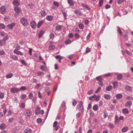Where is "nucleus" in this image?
Wrapping results in <instances>:
<instances>
[{"label": "nucleus", "mask_w": 133, "mask_h": 133, "mask_svg": "<svg viewBox=\"0 0 133 133\" xmlns=\"http://www.w3.org/2000/svg\"><path fill=\"white\" fill-rule=\"evenodd\" d=\"M20 22L24 26H27L29 24L28 20L25 17H23L21 19Z\"/></svg>", "instance_id": "nucleus-1"}, {"label": "nucleus", "mask_w": 133, "mask_h": 133, "mask_svg": "<svg viewBox=\"0 0 133 133\" xmlns=\"http://www.w3.org/2000/svg\"><path fill=\"white\" fill-rule=\"evenodd\" d=\"M100 98V96L99 95L97 96L96 95H94L90 97L89 99L90 100H95L96 102L99 101Z\"/></svg>", "instance_id": "nucleus-2"}, {"label": "nucleus", "mask_w": 133, "mask_h": 133, "mask_svg": "<svg viewBox=\"0 0 133 133\" xmlns=\"http://www.w3.org/2000/svg\"><path fill=\"white\" fill-rule=\"evenodd\" d=\"M10 92L12 93H15L19 91V88L14 87L12 88L10 90Z\"/></svg>", "instance_id": "nucleus-3"}, {"label": "nucleus", "mask_w": 133, "mask_h": 133, "mask_svg": "<svg viewBox=\"0 0 133 133\" xmlns=\"http://www.w3.org/2000/svg\"><path fill=\"white\" fill-rule=\"evenodd\" d=\"M6 8L4 6H2L0 8V12L2 14H4L6 12Z\"/></svg>", "instance_id": "nucleus-4"}, {"label": "nucleus", "mask_w": 133, "mask_h": 133, "mask_svg": "<svg viewBox=\"0 0 133 133\" xmlns=\"http://www.w3.org/2000/svg\"><path fill=\"white\" fill-rule=\"evenodd\" d=\"M30 25L31 27L33 29H35L36 27V23L34 21H33L31 22Z\"/></svg>", "instance_id": "nucleus-5"}, {"label": "nucleus", "mask_w": 133, "mask_h": 133, "mask_svg": "<svg viewBox=\"0 0 133 133\" xmlns=\"http://www.w3.org/2000/svg\"><path fill=\"white\" fill-rule=\"evenodd\" d=\"M15 23H13L11 24H9L7 25V27L8 28V29H12L13 28V27L15 26Z\"/></svg>", "instance_id": "nucleus-6"}, {"label": "nucleus", "mask_w": 133, "mask_h": 133, "mask_svg": "<svg viewBox=\"0 0 133 133\" xmlns=\"http://www.w3.org/2000/svg\"><path fill=\"white\" fill-rule=\"evenodd\" d=\"M26 117H29L31 114V112L30 110L28 109L26 110Z\"/></svg>", "instance_id": "nucleus-7"}, {"label": "nucleus", "mask_w": 133, "mask_h": 133, "mask_svg": "<svg viewBox=\"0 0 133 133\" xmlns=\"http://www.w3.org/2000/svg\"><path fill=\"white\" fill-rule=\"evenodd\" d=\"M83 103L82 101H81L80 102L78 106H77V109L80 110L81 108L83 107Z\"/></svg>", "instance_id": "nucleus-8"}, {"label": "nucleus", "mask_w": 133, "mask_h": 133, "mask_svg": "<svg viewBox=\"0 0 133 133\" xmlns=\"http://www.w3.org/2000/svg\"><path fill=\"white\" fill-rule=\"evenodd\" d=\"M14 52L15 54L18 55H23V53L22 52L16 49H15L14 51Z\"/></svg>", "instance_id": "nucleus-9"}, {"label": "nucleus", "mask_w": 133, "mask_h": 133, "mask_svg": "<svg viewBox=\"0 0 133 133\" xmlns=\"http://www.w3.org/2000/svg\"><path fill=\"white\" fill-rule=\"evenodd\" d=\"M53 18V17L52 15H48L46 16V19L49 21H52Z\"/></svg>", "instance_id": "nucleus-10"}, {"label": "nucleus", "mask_w": 133, "mask_h": 133, "mask_svg": "<svg viewBox=\"0 0 133 133\" xmlns=\"http://www.w3.org/2000/svg\"><path fill=\"white\" fill-rule=\"evenodd\" d=\"M13 4L15 6H17L20 5L18 0H14L13 2Z\"/></svg>", "instance_id": "nucleus-11"}, {"label": "nucleus", "mask_w": 133, "mask_h": 133, "mask_svg": "<svg viewBox=\"0 0 133 133\" xmlns=\"http://www.w3.org/2000/svg\"><path fill=\"white\" fill-rule=\"evenodd\" d=\"M41 111V108L39 106H37V109H35V113L36 114H38L40 113Z\"/></svg>", "instance_id": "nucleus-12"}, {"label": "nucleus", "mask_w": 133, "mask_h": 133, "mask_svg": "<svg viewBox=\"0 0 133 133\" xmlns=\"http://www.w3.org/2000/svg\"><path fill=\"white\" fill-rule=\"evenodd\" d=\"M81 6L86 9L87 10H90V8L87 5L84 4V3H82L81 4Z\"/></svg>", "instance_id": "nucleus-13"}, {"label": "nucleus", "mask_w": 133, "mask_h": 133, "mask_svg": "<svg viewBox=\"0 0 133 133\" xmlns=\"http://www.w3.org/2000/svg\"><path fill=\"white\" fill-rule=\"evenodd\" d=\"M115 122L116 124L120 122V119L119 118L117 115H116L115 117Z\"/></svg>", "instance_id": "nucleus-14"}, {"label": "nucleus", "mask_w": 133, "mask_h": 133, "mask_svg": "<svg viewBox=\"0 0 133 133\" xmlns=\"http://www.w3.org/2000/svg\"><path fill=\"white\" fill-rule=\"evenodd\" d=\"M68 2L71 6H73L74 5V2L72 0H68Z\"/></svg>", "instance_id": "nucleus-15"}, {"label": "nucleus", "mask_w": 133, "mask_h": 133, "mask_svg": "<svg viewBox=\"0 0 133 133\" xmlns=\"http://www.w3.org/2000/svg\"><path fill=\"white\" fill-rule=\"evenodd\" d=\"M132 104V102L131 101L127 102L125 104V106L127 107H130Z\"/></svg>", "instance_id": "nucleus-16"}, {"label": "nucleus", "mask_w": 133, "mask_h": 133, "mask_svg": "<svg viewBox=\"0 0 133 133\" xmlns=\"http://www.w3.org/2000/svg\"><path fill=\"white\" fill-rule=\"evenodd\" d=\"M14 10L15 11L16 13H19L21 12V10L20 8L17 6L15 7L14 8Z\"/></svg>", "instance_id": "nucleus-17"}, {"label": "nucleus", "mask_w": 133, "mask_h": 133, "mask_svg": "<svg viewBox=\"0 0 133 133\" xmlns=\"http://www.w3.org/2000/svg\"><path fill=\"white\" fill-rule=\"evenodd\" d=\"M62 28V26L61 25H58L56 28V29L58 31L61 30Z\"/></svg>", "instance_id": "nucleus-18"}, {"label": "nucleus", "mask_w": 133, "mask_h": 133, "mask_svg": "<svg viewBox=\"0 0 133 133\" xmlns=\"http://www.w3.org/2000/svg\"><path fill=\"white\" fill-rule=\"evenodd\" d=\"M6 44V42L4 40L1 39L0 40V46H2Z\"/></svg>", "instance_id": "nucleus-19"}, {"label": "nucleus", "mask_w": 133, "mask_h": 133, "mask_svg": "<svg viewBox=\"0 0 133 133\" xmlns=\"http://www.w3.org/2000/svg\"><path fill=\"white\" fill-rule=\"evenodd\" d=\"M32 132L30 128H28L25 130L24 133H31Z\"/></svg>", "instance_id": "nucleus-20"}, {"label": "nucleus", "mask_w": 133, "mask_h": 133, "mask_svg": "<svg viewBox=\"0 0 133 133\" xmlns=\"http://www.w3.org/2000/svg\"><path fill=\"white\" fill-rule=\"evenodd\" d=\"M122 112L124 114H128L129 113V111L127 108H125L122 110Z\"/></svg>", "instance_id": "nucleus-21"}, {"label": "nucleus", "mask_w": 133, "mask_h": 133, "mask_svg": "<svg viewBox=\"0 0 133 133\" xmlns=\"http://www.w3.org/2000/svg\"><path fill=\"white\" fill-rule=\"evenodd\" d=\"M13 76V74L12 73L8 74L6 75V77L7 78H11Z\"/></svg>", "instance_id": "nucleus-22"}, {"label": "nucleus", "mask_w": 133, "mask_h": 133, "mask_svg": "<svg viewBox=\"0 0 133 133\" xmlns=\"http://www.w3.org/2000/svg\"><path fill=\"white\" fill-rule=\"evenodd\" d=\"M6 127V125L4 123L1 124L0 125V129L1 130L4 129Z\"/></svg>", "instance_id": "nucleus-23"}, {"label": "nucleus", "mask_w": 133, "mask_h": 133, "mask_svg": "<svg viewBox=\"0 0 133 133\" xmlns=\"http://www.w3.org/2000/svg\"><path fill=\"white\" fill-rule=\"evenodd\" d=\"M128 130V127H123L122 129V131L123 132H125Z\"/></svg>", "instance_id": "nucleus-24"}, {"label": "nucleus", "mask_w": 133, "mask_h": 133, "mask_svg": "<svg viewBox=\"0 0 133 133\" xmlns=\"http://www.w3.org/2000/svg\"><path fill=\"white\" fill-rule=\"evenodd\" d=\"M125 89L128 91H130L131 89V88L129 86L127 85L125 86Z\"/></svg>", "instance_id": "nucleus-25"}, {"label": "nucleus", "mask_w": 133, "mask_h": 133, "mask_svg": "<svg viewBox=\"0 0 133 133\" xmlns=\"http://www.w3.org/2000/svg\"><path fill=\"white\" fill-rule=\"evenodd\" d=\"M122 95L121 94H118L116 95V97L118 99H120L122 97Z\"/></svg>", "instance_id": "nucleus-26"}, {"label": "nucleus", "mask_w": 133, "mask_h": 133, "mask_svg": "<svg viewBox=\"0 0 133 133\" xmlns=\"http://www.w3.org/2000/svg\"><path fill=\"white\" fill-rule=\"evenodd\" d=\"M93 109L95 111H97L98 109V107L97 105H95L93 107Z\"/></svg>", "instance_id": "nucleus-27"}, {"label": "nucleus", "mask_w": 133, "mask_h": 133, "mask_svg": "<svg viewBox=\"0 0 133 133\" xmlns=\"http://www.w3.org/2000/svg\"><path fill=\"white\" fill-rule=\"evenodd\" d=\"M11 57L12 59L14 60H18V57L17 56H15V55L12 56Z\"/></svg>", "instance_id": "nucleus-28"}, {"label": "nucleus", "mask_w": 133, "mask_h": 133, "mask_svg": "<svg viewBox=\"0 0 133 133\" xmlns=\"http://www.w3.org/2000/svg\"><path fill=\"white\" fill-rule=\"evenodd\" d=\"M43 21H40L38 24L37 26L38 28H39L43 23Z\"/></svg>", "instance_id": "nucleus-29"}, {"label": "nucleus", "mask_w": 133, "mask_h": 133, "mask_svg": "<svg viewBox=\"0 0 133 133\" xmlns=\"http://www.w3.org/2000/svg\"><path fill=\"white\" fill-rule=\"evenodd\" d=\"M104 98L106 99H109L110 98V96L108 94H105L104 96Z\"/></svg>", "instance_id": "nucleus-30"}, {"label": "nucleus", "mask_w": 133, "mask_h": 133, "mask_svg": "<svg viewBox=\"0 0 133 133\" xmlns=\"http://www.w3.org/2000/svg\"><path fill=\"white\" fill-rule=\"evenodd\" d=\"M71 43V41L69 39H68L66 40L65 41V43L66 44H68Z\"/></svg>", "instance_id": "nucleus-31"}, {"label": "nucleus", "mask_w": 133, "mask_h": 133, "mask_svg": "<svg viewBox=\"0 0 133 133\" xmlns=\"http://www.w3.org/2000/svg\"><path fill=\"white\" fill-rule=\"evenodd\" d=\"M44 32L43 30L40 31L38 35V36L39 37H41L43 35Z\"/></svg>", "instance_id": "nucleus-32"}, {"label": "nucleus", "mask_w": 133, "mask_h": 133, "mask_svg": "<svg viewBox=\"0 0 133 133\" xmlns=\"http://www.w3.org/2000/svg\"><path fill=\"white\" fill-rule=\"evenodd\" d=\"M55 48V46L54 45H49V49L50 50H53Z\"/></svg>", "instance_id": "nucleus-33"}, {"label": "nucleus", "mask_w": 133, "mask_h": 133, "mask_svg": "<svg viewBox=\"0 0 133 133\" xmlns=\"http://www.w3.org/2000/svg\"><path fill=\"white\" fill-rule=\"evenodd\" d=\"M125 51L127 54L130 56H132L133 55L132 54L127 50H125Z\"/></svg>", "instance_id": "nucleus-34"}, {"label": "nucleus", "mask_w": 133, "mask_h": 133, "mask_svg": "<svg viewBox=\"0 0 133 133\" xmlns=\"http://www.w3.org/2000/svg\"><path fill=\"white\" fill-rule=\"evenodd\" d=\"M113 87L115 88H116L118 86V84L117 82H115L113 83Z\"/></svg>", "instance_id": "nucleus-35"}, {"label": "nucleus", "mask_w": 133, "mask_h": 133, "mask_svg": "<svg viewBox=\"0 0 133 133\" xmlns=\"http://www.w3.org/2000/svg\"><path fill=\"white\" fill-rule=\"evenodd\" d=\"M112 88V87L111 85H109L106 88V90L107 91L111 90Z\"/></svg>", "instance_id": "nucleus-36"}, {"label": "nucleus", "mask_w": 133, "mask_h": 133, "mask_svg": "<svg viewBox=\"0 0 133 133\" xmlns=\"http://www.w3.org/2000/svg\"><path fill=\"white\" fill-rule=\"evenodd\" d=\"M123 77V76L121 74H119L117 76V78L118 79L120 80Z\"/></svg>", "instance_id": "nucleus-37"}, {"label": "nucleus", "mask_w": 133, "mask_h": 133, "mask_svg": "<svg viewBox=\"0 0 133 133\" xmlns=\"http://www.w3.org/2000/svg\"><path fill=\"white\" fill-rule=\"evenodd\" d=\"M62 11L64 16V19L65 20L66 19V16L67 15L66 13L65 12L63 11Z\"/></svg>", "instance_id": "nucleus-38"}, {"label": "nucleus", "mask_w": 133, "mask_h": 133, "mask_svg": "<svg viewBox=\"0 0 133 133\" xmlns=\"http://www.w3.org/2000/svg\"><path fill=\"white\" fill-rule=\"evenodd\" d=\"M55 37V35L53 33H51L50 35V38L51 39H53Z\"/></svg>", "instance_id": "nucleus-39"}, {"label": "nucleus", "mask_w": 133, "mask_h": 133, "mask_svg": "<svg viewBox=\"0 0 133 133\" xmlns=\"http://www.w3.org/2000/svg\"><path fill=\"white\" fill-rule=\"evenodd\" d=\"M56 58L58 59H62L63 58V57L61 56L60 55L56 56L55 57Z\"/></svg>", "instance_id": "nucleus-40"}, {"label": "nucleus", "mask_w": 133, "mask_h": 133, "mask_svg": "<svg viewBox=\"0 0 133 133\" xmlns=\"http://www.w3.org/2000/svg\"><path fill=\"white\" fill-rule=\"evenodd\" d=\"M5 28V25L3 24L0 23V29H3Z\"/></svg>", "instance_id": "nucleus-41"}, {"label": "nucleus", "mask_w": 133, "mask_h": 133, "mask_svg": "<svg viewBox=\"0 0 133 133\" xmlns=\"http://www.w3.org/2000/svg\"><path fill=\"white\" fill-rule=\"evenodd\" d=\"M79 28L81 29H83L84 28V25L82 23H81L79 25Z\"/></svg>", "instance_id": "nucleus-42"}, {"label": "nucleus", "mask_w": 133, "mask_h": 133, "mask_svg": "<svg viewBox=\"0 0 133 133\" xmlns=\"http://www.w3.org/2000/svg\"><path fill=\"white\" fill-rule=\"evenodd\" d=\"M46 13L44 10L42 11L41 12V14L42 17L45 16L46 15Z\"/></svg>", "instance_id": "nucleus-43"}, {"label": "nucleus", "mask_w": 133, "mask_h": 133, "mask_svg": "<svg viewBox=\"0 0 133 133\" xmlns=\"http://www.w3.org/2000/svg\"><path fill=\"white\" fill-rule=\"evenodd\" d=\"M103 3V0H100L99 3V6H101L102 5Z\"/></svg>", "instance_id": "nucleus-44"}, {"label": "nucleus", "mask_w": 133, "mask_h": 133, "mask_svg": "<svg viewBox=\"0 0 133 133\" xmlns=\"http://www.w3.org/2000/svg\"><path fill=\"white\" fill-rule=\"evenodd\" d=\"M117 28L118 29H117V31L118 32H119V33L121 35H122V31L121 30V29L120 28H119V27L118 26H117Z\"/></svg>", "instance_id": "nucleus-45"}, {"label": "nucleus", "mask_w": 133, "mask_h": 133, "mask_svg": "<svg viewBox=\"0 0 133 133\" xmlns=\"http://www.w3.org/2000/svg\"><path fill=\"white\" fill-rule=\"evenodd\" d=\"M21 63L23 65L26 66L27 65V64L25 61L23 60H22L21 61Z\"/></svg>", "instance_id": "nucleus-46"}, {"label": "nucleus", "mask_w": 133, "mask_h": 133, "mask_svg": "<svg viewBox=\"0 0 133 133\" xmlns=\"http://www.w3.org/2000/svg\"><path fill=\"white\" fill-rule=\"evenodd\" d=\"M10 19L9 16H5L4 18V19L5 21H8Z\"/></svg>", "instance_id": "nucleus-47"}, {"label": "nucleus", "mask_w": 133, "mask_h": 133, "mask_svg": "<svg viewBox=\"0 0 133 133\" xmlns=\"http://www.w3.org/2000/svg\"><path fill=\"white\" fill-rule=\"evenodd\" d=\"M77 103V102L75 100H74L72 102V105L74 106H75L76 105Z\"/></svg>", "instance_id": "nucleus-48"}, {"label": "nucleus", "mask_w": 133, "mask_h": 133, "mask_svg": "<svg viewBox=\"0 0 133 133\" xmlns=\"http://www.w3.org/2000/svg\"><path fill=\"white\" fill-rule=\"evenodd\" d=\"M90 115L91 116L93 117L94 116V114L92 111L90 110Z\"/></svg>", "instance_id": "nucleus-49"}, {"label": "nucleus", "mask_w": 133, "mask_h": 133, "mask_svg": "<svg viewBox=\"0 0 133 133\" xmlns=\"http://www.w3.org/2000/svg\"><path fill=\"white\" fill-rule=\"evenodd\" d=\"M75 13L76 14H79L81 15V13L80 10H76L74 11Z\"/></svg>", "instance_id": "nucleus-50"}, {"label": "nucleus", "mask_w": 133, "mask_h": 133, "mask_svg": "<svg viewBox=\"0 0 133 133\" xmlns=\"http://www.w3.org/2000/svg\"><path fill=\"white\" fill-rule=\"evenodd\" d=\"M19 91L21 90H22L23 91H24L26 89V88L25 87L23 86L20 89H19Z\"/></svg>", "instance_id": "nucleus-51"}, {"label": "nucleus", "mask_w": 133, "mask_h": 133, "mask_svg": "<svg viewBox=\"0 0 133 133\" xmlns=\"http://www.w3.org/2000/svg\"><path fill=\"white\" fill-rule=\"evenodd\" d=\"M4 94L2 92H0V98L1 99L3 98L4 97Z\"/></svg>", "instance_id": "nucleus-52"}, {"label": "nucleus", "mask_w": 133, "mask_h": 133, "mask_svg": "<svg viewBox=\"0 0 133 133\" xmlns=\"http://www.w3.org/2000/svg\"><path fill=\"white\" fill-rule=\"evenodd\" d=\"M26 95L25 94H22L21 96V98L22 99H24L26 98Z\"/></svg>", "instance_id": "nucleus-53"}, {"label": "nucleus", "mask_w": 133, "mask_h": 133, "mask_svg": "<svg viewBox=\"0 0 133 133\" xmlns=\"http://www.w3.org/2000/svg\"><path fill=\"white\" fill-rule=\"evenodd\" d=\"M44 74V72L40 71L38 72L37 74L38 76H40V75H43Z\"/></svg>", "instance_id": "nucleus-54"}, {"label": "nucleus", "mask_w": 133, "mask_h": 133, "mask_svg": "<svg viewBox=\"0 0 133 133\" xmlns=\"http://www.w3.org/2000/svg\"><path fill=\"white\" fill-rule=\"evenodd\" d=\"M25 105V103H21V106L22 108H24Z\"/></svg>", "instance_id": "nucleus-55"}, {"label": "nucleus", "mask_w": 133, "mask_h": 133, "mask_svg": "<svg viewBox=\"0 0 133 133\" xmlns=\"http://www.w3.org/2000/svg\"><path fill=\"white\" fill-rule=\"evenodd\" d=\"M5 54V52L3 50H0V55H4Z\"/></svg>", "instance_id": "nucleus-56"}, {"label": "nucleus", "mask_w": 133, "mask_h": 133, "mask_svg": "<svg viewBox=\"0 0 133 133\" xmlns=\"http://www.w3.org/2000/svg\"><path fill=\"white\" fill-rule=\"evenodd\" d=\"M33 95L32 93H30L29 95V98L31 99L32 98V97H33Z\"/></svg>", "instance_id": "nucleus-57"}, {"label": "nucleus", "mask_w": 133, "mask_h": 133, "mask_svg": "<svg viewBox=\"0 0 133 133\" xmlns=\"http://www.w3.org/2000/svg\"><path fill=\"white\" fill-rule=\"evenodd\" d=\"M54 4L56 6H59V4L57 2H54Z\"/></svg>", "instance_id": "nucleus-58"}, {"label": "nucleus", "mask_w": 133, "mask_h": 133, "mask_svg": "<svg viewBox=\"0 0 133 133\" xmlns=\"http://www.w3.org/2000/svg\"><path fill=\"white\" fill-rule=\"evenodd\" d=\"M93 90H90L88 91L87 93V94L89 95H90L92 94V93H93Z\"/></svg>", "instance_id": "nucleus-59"}, {"label": "nucleus", "mask_w": 133, "mask_h": 133, "mask_svg": "<svg viewBox=\"0 0 133 133\" xmlns=\"http://www.w3.org/2000/svg\"><path fill=\"white\" fill-rule=\"evenodd\" d=\"M6 105L5 103H3V104L2 105V108L3 109H6Z\"/></svg>", "instance_id": "nucleus-60"}, {"label": "nucleus", "mask_w": 133, "mask_h": 133, "mask_svg": "<svg viewBox=\"0 0 133 133\" xmlns=\"http://www.w3.org/2000/svg\"><path fill=\"white\" fill-rule=\"evenodd\" d=\"M84 23L86 25H88L89 23V20L88 19H86L85 20Z\"/></svg>", "instance_id": "nucleus-61"}, {"label": "nucleus", "mask_w": 133, "mask_h": 133, "mask_svg": "<svg viewBox=\"0 0 133 133\" xmlns=\"http://www.w3.org/2000/svg\"><path fill=\"white\" fill-rule=\"evenodd\" d=\"M75 37L77 38H79V35L77 33H76L75 35Z\"/></svg>", "instance_id": "nucleus-62"}, {"label": "nucleus", "mask_w": 133, "mask_h": 133, "mask_svg": "<svg viewBox=\"0 0 133 133\" xmlns=\"http://www.w3.org/2000/svg\"><path fill=\"white\" fill-rule=\"evenodd\" d=\"M41 68L42 70L44 71L45 70V67L44 66L41 65Z\"/></svg>", "instance_id": "nucleus-63"}, {"label": "nucleus", "mask_w": 133, "mask_h": 133, "mask_svg": "<svg viewBox=\"0 0 133 133\" xmlns=\"http://www.w3.org/2000/svg\"><path fill=\"white\" fill-rule=\"evenodd\" d=\"M109 126L110 128H113L114 127V125L113 124L111 123H110L109 124Z\"/></svg>", "instance_id": "nucleus-64"}]
</instances>
